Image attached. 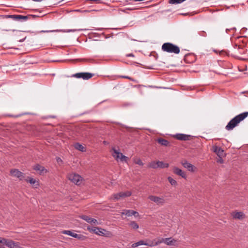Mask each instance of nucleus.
<instances>
[{
  "instance_id": "nucleus-1",
  "label": "nucleus",
  "mask_w": 248,
  "mask_h": 248,
  "mask_svg": "<svg viewBox=\"0 0 248 248\" xmlns=\"http://www.w3.org/2000/svg\"><path fill=\"white\" fill-rule=\"evenodd\" d=\"M248 116V112H244L237 115L228 123L225 127V129L229 131L232 130L238 124L243 121Z\"/></svg>"
},
{
  "instance_id": "nucleus-2",
  "label": "nucleus",
  "mask_w": 248,
  "mask_h": 248,
  "mask_svg": "<svg viewBox=\"0 0 248 248\" xmlns=\"http://www.w3.org/2000/svg\"><path fill=\"white\" fill-rule=\"evenodd\" d=\"M162 50L168 53L178 54L180 52L179 47L171 43H165L162 46Z\"/></svg>"
},
{
  "instance_id": "nucleus-3",
  "label": "nucleus",
  "mask_w": 248,
  "mask_h": 248,
  "mask_svg": "<svg viewBox=\"0 0 248 248\" xmlns=\"http://www.w3.org/2000/svg\"><path fill=\"white\" fill-rule=\"evenodd\" d=\"M94 75V74L91 73L81 72L73 74L71 76V77L77 78H82L84 80H88L91 78Z\"/></svg>"
},
{
  "instance_id": "nucleus-4",
  "label": "nucleus",
  "mask_w": 248,
  "mask_h": 248,
  "mask_svg": "<svg viewBox=\"0 0 248 248\" xmlns=\"http://www.w3.org/2000/svg\"><path fill=\"white\" fill-rule=\"evenodd\" d=\"M10 172L11 176L16 177L20 180H23L25 179V177L24 174L17 169H12Z\"/></svg>"
},
{
  "instance_id": "nucleus-5",
  "label": "nucleus",
  "mask_w": 248,
  "mask_h": 248,
  "mask_svg": "<svg viewBox=\"0 0 248 248\" xmlns=\"http://www.w3.org/2000/svg\"><path fill=\"white\" fill-rule=\"evenodd\" d=\"M113 150L114 152V153L116 154V155H113V157L117 160L118 161L119 159L122 162H126L128 157L124 155L121 153H120L118 151L115 149L114 148H113Z\"/></svg>"
},
{
  "instance_id": "nucleus-6",
  "label": "nucleus",
  "mask_w": 248,
  "mask_h": 248,
  "mask_svg": "<svg viewBox=\"0 0 248 248\" xmlns=\"http://www.w3.org/2000/svg\"><path fill=\"white\" fill-rule=\"evenodd\" d=\"M68 178L71 181L77 185H80V181L82 180L81 177L76 173L70 174L68 176Z\"/></svg>"
},
{
  "instance_id": "nucleus-7",
  "label": "nucleus",
  "mask_w": 248,
  "mask_h": 248,
  "mask_svg": "<svg viewBox=\"0 0 248 248\" xmlns=\"http://www.w3.org/2000/svg\"><path fill=\"white\" fill-rule=\"evenodd\" d=\"M148 199L151 201L156 203L157 205H162L165 202V200L163 198L155 196L150 195L148 197Z\"/></svg>"
},
{
  "instance_id": "nucleus-8",
  "label": "nucleus",
  "mask_w": 248,
  "mask_h": 248,
  "mask_svg": "<svg viewBox=\"0 0 248 248\" xmlns=\"http://www.w3.org/2000/svg\"><path fill=\"white\" fill-rule=\"evenodd\" d=\"M131 193L130 191L121 192L118 193L113 194V196L114 200H118L121 198H124L130 196Z\"/></svg>"
},
{
  "instance_id": "nucleus-9",
  "label": "nucleus",
  "mask_w": 248,
  "mask_h": 248,
  "mask_svg": "<svg viewBox=\"0 0 248 248\" xmlns=\"http://www.w3.org/2000/svg\"><path fill=\"white\" fill-rule=\"evenodd\" d=\"M174 137L178 140L186 141L191 140L192 136L184 134H177L174 136Z\"/></svg>"
},
{
  "instance_id": "nucleus-10",
  "label": "nucleus",
  "mask_w": 248,
  "mask_h": 248,
  "mask_svg": "<svg viewBox=\"0 0 248 248\" xmlns=\"http://www.w3.org/2000/svg\"><path fill=\"white\" fill-rule=\"evenodd\" d=\"M122 215H125L127 217H131L132 216H134L135 217H138L139 216V214L138 212L132 210H123V212L121 213Z\"/></svg>"
},
{
  "instance_id": "nucleus-11",
  "label": "nucleus",
  "mask_w": 248,
  "mask_h": 248,
  "mask_svg": "<svg viewBox=\"0 0 248 248\" xmlns=\"http://www.w3.org/2000/svg\"><path fill=\"white\" fill-rule=\"evenodd\" d=\"M182 165L184 168L188 170L191 172H194L196 168L191 164L189 163L186 160H184L181 162Z\"/></svg>"
},
{
  "instance_id": "nucleus-12",
  "label": "nucleus",
  "mask_w": 248,
  "mask_h": 248,
  "mask_svg": "<svg viewBox=\"0 0 248 248\" xmlns=\"http://www.w3.org/2000/svg\"><path fill=\"white\" fill-rule=\"evenodd\" d=\"M0 17L3 19L12 18L16 21H21V15H0Z\"/></svg>"
},
{
  "instance_id": "nucleus-13",
  "label": "nucleus",
  "mask_w": 248,
  "mask_h": 248,
  "mask_svg": "<svg viewBox=\"0 0 248 248\" xmlns=\"http://www.w3.org/2000/svg\"><path fill=\"white\" fill-rule=\"evenodd\" d=\"M6 246L9 248H20V243L8 239Z\"/></svg>"
},
{
  "instance_id": "nucleus-14",
  "label": "nucleus",
  "mask_w": 248,
  "mask_h": 248,
  "mask_svg": "<svg viewBox=\"0 0 248 248\" xmlns=\"http://www.w3.org/2000/svg\"><path fill=\"white\" fill-rule=\"evenodd\" d=\"M140 245H146L150 247L154 246V244L153 242H150L149 243H147L146 241L144 240H140L139 242L135 243L132 245V248H136Z\"/></svg>"
},
{
  "instance_id": "nucleus-15",
  "label": "nucleus",
  "mask_w": 248,
  "mask_h": 248,
  "mask_svg": "<svg viewBox=\"0 0 248 248\" xmlns=\"http://www.w3.org/2000/svg\"><path fill=\"white\" fill-rule=\"evenodd\" d=\"M173 172L174 174L181 176L182 178L186 179V173L179 168L175 167L173 169Z\"/></svg>"
},
{
  "instance_id": "nucleus-16",
  "label": "nucleus",
  "mask_w": 248,
  "mask_h": 248,
  "mask_svg": "<svg viewBox=\"0 0 248 248\" xmlns=\"http://www.w3.org/2000/svg\"><path fill=\"white\" fill-rule=\"evenodd\" d=\"M81 218L83 220L86 221L87 222L93 225H97L98 224V221L96 219L91 218L89 216L82 215L81 216Z\"/></svg>"
},
{
  "instance_id": "nucleus-17",
  "label": "nucleus",
  "mask_w": 248,
  "mask_h": 248,
  "mask_svg": "<svg viewBox=\"0 0 248 248\" xmlns=\"http://www.w3.org/2000/svg\"><path fill=\"white\" fill-rule=\"evenodd\" d=\"M33 169L38 171L40 174H44L47 172V170L43 166L36 164L33 167Z\"/></svg>"
},
{
  "instance_id": "nucleus-18",
  "label": "nucleus",
  "mask_w": 248,
  "mask_h": 248,
  "mask_svg": "<svg viewBox=\"0 0 248 248\" xmlns=\"http://www.w3.org/2000/svg\"><path fill=\"white\" fill-rule=\"evenodd\" d=\"M213 152H215L219 157H222L224 155V150L217 146L213 147Z\"/></svg>"
},
{
  "instance_id": "nucleus-19",
  "label": "nucleus",
  "mask_w": 248,
  "mask_h": 248,
  "mask_svg": "<svg viewBox=\"0 0 248 248\" xmlns=\"http://www.w3.org/2000/svg\"><path fill=\"white\" fill-rule=\"evenodd\" d=\"M233 218L242 219L245 217V214L242 212H235L232 214Z\"/></svg>"
},
{
  "instance_id": "nucleus-20",
  "label": "nucleus",
  "mask_w": 248,
  "mask_h": 248,
  "mask_svg": "<svg viewBox=\"0 0 248 248\" xmlns=\"http://www.w3.org/2000/svg\"><path fill=\"white\" fill-rule=\"evenodd\" d=\"M156 141L158 143H159L161 145H163L165 146H170V142L164 139L161 138H158L156 140Z\"/></svg>"
},
{
  "instance_id": "nucleus-21",
  "label": "nucleus",
  "mask_w": 248,
  "mask_h": 248,
  "mask_svg": "<svg viewBox=\"0 0 248 248\" xmlns=\"http://www.w3.org/2000/svg\"><path fill=\"white\" fill-rule=\"evenodd\" d=\"M24 180H25L27 182H29L35 188H37L39 186L38 182H36V180L32 178L28 177L27 179L25 178Z\"/></svg>"
},
{
  "instance_id": "nucleus-22",
  "label": "nucleus",
  "mask_w": 248,
  "mask_h": 248,
  "mask_svg": "<svg viewBox=\"0 0 248 248\" xmlns=\"http://www.w3.org/2000/svg\"><path fill=\"white\" fill-rule=\"evenodd\" d=\"M91 231L97 234L102 235L104 234L103 231L105 230L96 227H93Z\"/></svg>"
},
{
  "instance_id": "nucleus-23",
  "label": "nucleus",
  "mask_w": 248,
  "mask_h": 248,
  "mask_svg": "<svg viewBox=\"0 0 248 248\" xmlns=\"http://www.w3.org/2000/svg\"><path fill=\"white\" fill-rule=\"evenodd\" d=\"M176 241L171 237L165 238V244L169 246H174Z\"/></svg>"
},
{
  "instance_id": "nucleus-24",
  "label": "nucleus",
  "mask_w": 248,
  "mask_h": 248,
  "mask_svg": "<svg viewBox=\"0 0 248 248\" xmlns=\"http://www.w3.org/2000/svg\"><path fill=\"white\" fill-rule=\"evenodd\" d=\"M74 147L75 149L80 151H81V152H84L85 151V148L82 145H81V144H80L79 143H76L75 144H74Z\"/></svg>"
},
{
  "instance_id": "nucleus-25",
  "label": "nucleus",
  "mask_w": 248,
  "mask_h": 248,
  "mask_svg": "<svg viewBox=\"0 0 248 248\" xmlns=\"http://www.w3.org/2000/svg\"><path fill=\"white\" fill-rule=\"evenodd\" d=\"M158 168H166L169 167L168 163H164L163 161H157Z\"/></svg>"
},
{
  "instance_id": "nucleus-26",
  "label": "nucleus",
  "mask_w": 248,
  "mask_h": 248,
  "mask_svg": "<svg viewBox=\"0 0 248 248\" xmlns=\"http://www.w3.org/2000/svg\"><path fill=\"white\" fill-rule=\"evenodd\" d=\"M128 225L130 226L134 230H137L139 228V226L137 223L135 221H131L128 223Z\"/></svg>"
},
{
  "instance_id": "nucleus-27",
  "label": "nucleus",
  "mask_w": 248,
  "mask_h": 248,
  "mask_svg": "<svg viewBox=\"0 0 248 248\" xmlns=\"http://www.w3.org/2000/svg\"><path fill=\"white\" fill-rule=\"evenodd\" d=\"M62 233L71 236L72 237H73L74 238H75V237L77 236V233H74V232H73L72 231H69V230L63 231L62 232Z\"/></svg>"
},
{
  "instance_id": "nucleus-28",
  "label": "nucleus",
  "mask_w": 248,
  "mask_h": 248,
  "mask_svg": "<svg viewBox=\"0 0 248 248\" xmlns=\"http://www.w3.org/2000/svg\"><path fill=\"white\" fill-rule=\"evenodd\" d=\"M148 167L153 169L158 168L157 161H152L148 164Z\"/></svg>"
},
{
  "instance_id": "nucleus-29",
  "label": "nucleus",
  "mask_w": 248,
  "mask_h": 248,
  "mask_svg": "<svg viewBox=\"0 0 248 248\" xmlns=\"http://www.w3.org/2000/svg\"><path fill=\"white\" fill-rule=\"evenodd\" d=\"M162 243H164L165 244V238H159L157 241L155 242V244H154V246H157Z\"/></svg>"
},
{
  "instance_id": "nucleus-30",
  "label": "nucleus",
  "mask_w": 248,
  "mask_h": 248,
  "mask_svg": "<svg viewBox=\"0 0 248 248\" xmlns=\"http://www.w3.org/2000/svg\"><path fill=\"white\" fill-rule=\"evenodd\" d=\"M168 180L172 186H175L177 184L176 181L171 177H169Z\"/></svg>"
},
{
  "instance_id": "nucleus-31",
  "label": "nucleus",
  "mask_w": 248,
  "mask_h": 248,
  "mask_svg": "<svg viewBox=\"0 0 248 248\" xmlns=\"http://www.w3.org/2000/svg\"><path fill=\"white\" fill-rule=\"evenodd\" d=\"M29 19H30V16L29 15L27 16L21 15V21H26Z\"/></svg>"
},
{
  "instance_id": "nucleus-32",
  "label": "nucleus",
  "mask_w": 248,
  "mask_h": 248,
  "mask_svg": "<svg viewBox=\"0 0 248 248\" xmlns=\"http://www.w3.org/2000/svg\"><path fill=\"white\" fill-rule=\"evenodd\" d=\"M7 240H8V239H7L0 237V243L3 244H4L6 245V244L7 242Z\"/></svg>"
},
{
  "instance_id": "nucleus-33",
  "label": "nucleus",
  "mask_w": 248,
  "mask_h": 248,
  "mask_svg": "<svg viewBox=\"0 0 248 248\" xmlns=\"http://www.w3.org/2000/svg\"><path fill=\"white\" fill-rule=\"evenodd\" d=\"M83 29H72V30H68L66 31H65V32H75L76 31H83Z\"/></svg>"
},
{
  "instance_id": "nucleus-34",
  "label": "nucleus",
  "mask_w": 248,
  "mask_h": 248,
  "mask_svg": "<svg viewBox=\"0 0 248 248\" xmlns=\"http://www.w3.org/2000/svg\"><path fill=\"white\" fill-rule=\"evenodd\" d=\"M85 236H83L81 234H77V236L75 237V238H78L79 240H84Z\"/></svg>"
},
{
  "instance_id": "nucleus-35",
  "label": "nucleus",
  "mask_w": 248,
  "mask_h": 248,
  "mask_svg": "<svg viewBox=\"0 0 248 248\" xmlns=\"http://www.w3.org/2000/svg\"><path fill=\"white\" fill-rule=\"evenodd\" d=\"M135 163L138 164V165H140V166H143V163L142 162L141 160L140 159H139L137 161H135Z\"/></svg>"
},
{
  "instance_id": "nucleus-36",
  "label": "nucleus",
  "mask_w": 248,
  "mask_h": 248,
  "mask_svg": "<svg viewBox=\"0 0 248 248\" xmlns=\"http://www.w3.org/2000/svg\"><path fill=\"white\" fill-rule=\"evenodd\" d=\"M199 34L201 36L205 37L206 36V32L204 31H202L200 32H199Z\"/></svg>"
},
{
  "instance_id": "nucleus-37",
  "label": "nucleus",
  "mask_w": 248,
  "mask_h": 248,
  "mask_svg": "<svg viewBox=\"0 0 248 248\" xmlns=\"http://www.w3.org/2000/svg\"><path fill=\"white\" fill-rule=\"evenodd\" d=\"M217 162L218 163H222L223 162V160L222 158V157H219V158L217 160Z\"/></svg>"
},
{
  "instance_id": "nucleus-38",
  "label": "nucleus",
  "mask_w": 248,
  "mask_h": 248,
  "mask_svg": "<svg viewBox=\"0 0 248 248\" xmlns=\"http://www.w3.org/2000/svg\"><path fill=\"white\" fill-rule=\"evenodd\" d=\"M30 16V18L31 17H32V18H36V17H39V16H36V15H29Z\"/></svg>"
},
{
  "instance_id": "nucleus-39",
  "label": "nucleus",
  "mask_w": 248,
  "mask_h": 248,
  "mask_svg": "<svg viewBox=\"0 0 248 248\" xmlns=\"http://www.w3.org/2000/svg\"><path fill=\"white\" fill-rule=\"evenodd\" d=\"M126 56V57H134V54H132V53L128 54H127Z\"/></svg>"
},
{
  "instance_id": "nucleus-40",
  "label": "nucleus",
  "mask_w": 248,
  "mask_h": 248,
  "mask_svg": "<svg viewBox=\"0 0 248 248\" xmlns=\"http://www.w3.org/2000/svg\"><path fill=\"white\" fill-rule=\"evenodd\" d=\"M57 161L58 163L60 162H62V160L60 157L57 158Z\"/></svg>"
},
{
  "instance_id": "nucleus-41",
  "label": "nucleus",
  "mask_w": 248,
  "mask_h": 248,
  "mask_svg": "<svg viewBox=\"0 0 248 248\" xmlns=\"http://www.w3.org/2000/svg\"><path fill=\"white\" fill-rule=\"evenodd\" d=\"M235 29L234 28H231V29H226V32H228V31H231V30H235Z\"/></svg>"
},
{
  "instance_id": "nucleus-42",
  "label": "nucleus",
  "mask_w": 248,
  "mask_h": 248,
  "mask_svg": "<svg viewBox=\"0 0 248 248\" xmlns=\"http://www.w3.org/2000/svg\"><path fill=\"white\" fill-rule=\"evenodd\" d=\"M122 77L123 78H127V79H129L131 80V78L128 76H123Z\"/></svg>"
},
{
  "instance_id": "nucleus-43",
  "label": "nucleus",
  "mask_w": 248,
  "mask_h": 248,
  "mask_svg": "<svg viewBox=\"0 0 248 248\" xmlns=\"http://www.w3.org/2000/svg\"><path fill=\"white\" fill-rule=\"evenodd\" d=\"M32 0L34 1H38V2H40V1H42V0Z\"/></svg>"
},
{
  "instance_id": "nucleus-44",
  "label": "nucleus",
  "mask_w": 248,
  "mask_h": 248,
  "mask_svg": "<svg viewBox=\"0 0 248 248\" xmlns=\"http://www.w3.org/2000/svg\"><path fill=\"white\" fill-rule=\"evenodd\" d=\"M49 31H42L41 32H49Z\"/></svg>"
},
{
  "instance_id": "nucleus-45",
  "label": "nucleus",
  "mask_w": 248,
  "mask_h": 248,
  "mask_svg": "<svg viewBox=\"0 0 248 248\" xmlns=\"http://www.w3.org/2000/svg\"><path fill=\"white\" fill-rule=\"evenodd\" d=\"M181 15H184V16H186V15H187L188 14L187 13H186V14H181Z\"/></svg>"
},
{
  "instance_id": "nucleus-46",
  "label": "nucleus",
  "mask_w": 248,
  "mask_h": 248,
  "mask_svg": "<svg viewBox=\"0 0 248 248\" xmlns=\"http://www.w3.org/2000/svg\"><path fill=\"white\" fill-rule=\"evenodd\" d=\"M25 39V38H24V39H22V40H20V42H22V41H23L24 40V39Z\"/></svg>"
},
{
  "instance_id": "nucleus-47",
  "label": "nucleus",
  "mask_w": 248,
  "mask_h": 248,
  "mask_svg": "<svg viewBox=\"0 0 248 248\" xmlns=\"http://www.w3.org/2000/svg\"><path fill=\"white\" fill-rule=\"evenodd\" d=\"M126 9H127V10H132V9H130V8H127Z\"/></svg>"
}]
</instances>
